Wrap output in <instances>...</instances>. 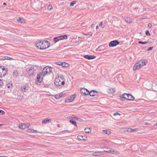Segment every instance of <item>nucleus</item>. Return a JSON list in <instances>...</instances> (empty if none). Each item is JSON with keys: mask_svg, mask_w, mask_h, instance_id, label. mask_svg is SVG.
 I'll use <instances>...</instances> for the list:
<instances>
[{"mask_svg": "<svg viewBox=\"0 0 157 157\" xmlns=\"http://www.w3.org/2000/svg\"><path fill=\"white\" fill-rule=\"evenodd\" d=\"M50 45V42L47 40L39 41L36 42V46L41 50L48 48Z\"/></svg>", "mask_w": 157, "mask_h": 157, "instance_id": "obj_1", "label": "nucleus"}, {"mask_svg": "<svg viewBox=\"0 0 157 157\" xmlns=\"http://www.w3.org/2000/svg\"><path fill=\"white\" fill-rule=\"evenodd\" d=\"M64 77L61 75L60 77L58 76L55 80L54 84L55 86L57 88H60L65 84Z\"/></svg>", "mask_w": 157, "mask_h": 157, "instance_id": "obj_2", "label": "nucleus"}, {"mask_svg": "<svg viewBox=\"0 0 157 157\" xmlns=\"http://www.w3.org/2000/svg\"><path fill=\"white\" fill-rule=\"evenodd\" d=\"M52 68L49 66H47L45 67L41 72L43 75V76H44L45 75H48L50 74L52 72Z\"/></svg>", "mask_w": 157, "mask_h": 157, "instance_id": "obj_3", "label": "nucleus"}, {"mask_svg": "<svg viewBox=\"0 0 157 157\" xmlns=\"http://www.w3.org/2000/svg\"><path fill=\"white\" fill-rule=\"evenodd\" d=\"M122 101H125L126 99L130 101H133L134 99V97L130 94H124L122 95L121 98Z\"/></svg>", "mask_w": 157, "mask_h": 157, "instance_id": "obj_4", "label": "nucleus"}, {"mask_svg": "<svg viewBox=\"0 0 157 157\" xmlns=\"http://www.w3.org/2000/svg\"><path fill=\"white\" fill-rule=\"evenodd\" d=\"M7 72V69L4 66H0V76L5 75Z\"/></svg>", "mask_w": 157, "mask_h": 157, "instance_id": "obj_5", "label": "nucleus"}, {"mask_svg": "<svg viewBox=\"0 0 157 157\" xmlns=\"http://www.w3.org/2000/svg\"><path fill=\"white\" fill-rule=\"evenodd\" d=\"M67 94L66 93L62 92L56 95H52L51 96H52L54 97V98L56 99H58L60 98L65 97L67 96Z\"/></svg>", "mask_w": 157, "mask_h": 157, "instance_id": "obj_6", "label": "nucleus"}, {"mask_svg": "<svg viewBox=\"0 0 157 157\" xmlns=\"http://www.w3.org/2000/svg\"><path fill=\"white\" fill-rule=\"evenodd\" d=\"M120 43L117 40H115L111 41L109 44V46L110 47H113L116 46L119 44Z\"/></svg>", "mask_w": 157, "mask_h": 157, "instance_id": "obj_7", "label": "nucleus"}, {"mask_svg": "<svg viewBox=\"0 0 157 157\" xmlns=\"http://www.w3.org/2000/svg\"><path fill=\"white\" fill-rule=\"evenodd\" d=\"M26 71L27 73L30 75H32L34 73V68L32 67L28 68L26 69Z\"/></svg>", "mask_w": 157, "mask_h": 157, "instance_id": "obj_8", "label": "nucleus"}, {"mask_svg": "<svg viewBox=\"0 0 157 157\" xmlns=\"http://www.w3.org/2000/svg\"><path fill=\"white\" fill-rule=\"evenodd\" d=\"M80 92L84 95H88L89 91L87 89L83 88L80 89Z\"/></svg>", "mask_w": 157, "mask_h": 157, "instance_id": "obj_9", "label": "nucleus"}, {"mask_svg": "<svg viewBox=\"0 0 157 157\" xmlns=\"http://www.w3.org/2000/svg\"><path fill=\"white\" fill-rule=\"evenodd\" d=\"M30 126V124H26L25 123H21L19 124L18 125V127L20 129H24L26 128L29 127Z\"/></svg>", "mask_w": 157, "mask_h": 157, "instance_id": "obj_10", "label": "nucleus"}, {"mask_svg": "<svg viewBox=\"0 0 157 157\" xmlns=\"http://www.w3.org/2000/svg\"><path fill=\"white\" fill-rule=\"evenodd\" d=\"M103 148L106 149V150H104V152L111 153H113L114 152V151L113 149L109 148L108 147H105Z\"/></svg>", "mask_w": 157, "mask_h": 157, "instance_id": "obj_11", "label": "nucleus"}, {"mask_svg": "<svg viewBox=\"0 0 157 157\" xmlns=\"http://www.w3.org/2000/svg\"><path fill=\"white\" fill-rule=\"evenodd\" d=\"M43 76V75L41 72L38 74L36 81L40 83L42 80V78H41V76Z\"/></svg>", "mask_w": 157, "mask_h": 157, "instance_id": "obj_12", "label": "nucleus"}, {"mask_svg": "<svg viewBox=\"0 0 157 157\" xmlns=\"http://www.w3.org/2000/svg\"><path fill=\"white\" fill-rule=\"evenodd\" d=\"M142 67L140 66V64L138 62L136 63L134 65L133 70L134 71L136 70L137 69H139L141 68Z\"/></svg>", "mask_w": 157, "mask_h": 157, "instance_id": "obj_13", "label": "nucleus"}, {"mask_svg": "<svg viewBox=\"0 0 157 157\" xmlns=\"http://www.w3.org/2000/svg\"><path fill=\"white\" fill-rule=\"evenodd\" d=\"M140 64V66L142 67L143 66L146 65L147 63V61L146 60H140L138 62Z\"/></svg>", "mask_w": 157, "mask_h": 157, "instance_id": "obj_14", "label": "nucleus"}, {"mask_svg": "<svg viewBox=\"0 0 157 157\" xmlns=\"http://www.w3.org/2000/svg\"><path fill=\"white\" fill-rule=\"evenodd\" d=\"M83 57L85 58L88 59H92L95 58L96 56L93 55H85Z\"/></svg>", "mask_w": 157, "mask_h": 157, "instance_id": "obj_15", "label": "nucleus"}, {"mask_svg": "<svg viewBox=\"0 0 157 157\" xmlns=\"http://www.w3.org/2000/svg\"><path fill=\"white\" fill-rule=\"evenodd\" d=\"M76 97V95L75 94H74L71 95L70 96V98L68 99L69 101H67V100L65 101L66 102H69L73 101Z\"/></svg>", "mask_w": 157, "mask_h": 157, "instance_id": "obj_16", "label": "nucleus"}, {"mask_svg": "<svg viewBox=\"0 0 157 157\" xmlns=\"http://www.w3.org/2000/svg\"><path fill=\"white\" fill-rule=\"evenodd\" d=\"M98 93V92L94 90H92L89 92L88 95L92 97L94 96Z\"/></svg>", "mask_w": 157, "mask_h": 157, "instance_id": "obj_17", "label": "nucleus"}, {"mask_svg": "<svg viewBox=\"0 0 157 157\" xmlns=\"http://www.w3.org/2000/svg\"><path fill=\"white\" fill-rule=\"evenodd\" d=\"M77 138L80 140H85L87 139V136H85L78 135L77 136Z\"/></svg>", "mask_w": 157, "mask_h": 157, "instance_id": "obj_18", "label": "nucleus"}, {"mask_svg": "<svg viewBox=\"0 0 157 157\" xmlns=\"http://www.w3.org/2000/svg\"><path fill=\"white\" fill-rule=\"evenodd\" d=\"M29 86L27 85H23L21 87V89L22 91L23 92H26V91L28 90Z\"/></svg>", "mask_w": 157, "mask_h": 157, "instance_id": "obj_19", "label": "nucleus"}, {"mask_svg": "<svg viewBox=\"0 0 157 157\" xmlns=\"http://www.w3.org/2000/svg\"><path fill=\"white\" fill-rule=\"evenodd\" d=\"M93 155L95 156H101L104 154L103 152L99 151L97 152H94L92 153Z\"/></svg>", "mask_w": 157, "mask_h": 157, "instance_id": "obj_20", "label": "nucleus"}, {"mask_svg": "<svg viewBox=\"0 0 157 157\" xmlns=\"http://www.w3.org/2000/svg\"><path fill=\"white\" fill-rule=\"evenodd\" d=\"M51 122V119H48L47 118H45L44 119L43 121H42V124H46L48 123H49Z\"/></svg>", "mask_w": 157, "mask_h": 157, "instance_id": "obj_21", "label": "nucleus"}, {"mask_svg": "<svg viewBox=\"0 0 157 157\" xmlns=\"http://www.w3.org/2000/svg\"><path fill=\"white\" fill-rule=\"evenodd\" d=\"M115 91V90L114 89L111 88L107 90V92L108 94H113Z\"/></svg>", "mask_w": 157, "mask_h": 157, "instance_id": "obj_22", "label": "nucleus"}, {"mask_svg": "<svg viewBox=\"0 0 157 157\" xmlns=\"http://www.w3.org/2000/svg\"><path fill=\"white\" fill-rule=\"evenodd\" d=\"M27 132H32L36 133L38 132L37 130H34L33 129H28L27 130Z\"/></svg>", "mask_w": 157, "mask_h": 157, "instance_id": "obj_23", "label": "nucleus"}, {"mask_svg": "<svg viewBox=\"0 0 157 157\" xmlns=\"http://www.w3.org/2000/svg\"><path fill=\"white\" fill-rule=\"evenodd\" d=\"M60 40L66 39L67 38V35L64 34L63 35L59 36Z\"/></svg>", "mask_w": 157, "mask_h": 157, "instance_id": "obj_24", "label": "nucleus"}, {"mask_svg": "<svg viewBox=\"0 0 157 157\" xmlns=\"http://www.w3.org/2000/svg\"><path fill=\"white\" fill-rule=\"evenodd\" d=\"M60 40L59 36L55 37L53 38V41L55 43H56Z\"/></svg>", "mask_w": 157, "mask_h": 157, "instance_id": "obj_25", "label": "nucleus"}, {"mask_svg": "<svg viewBox=\"0 0 157 157\" xmlns=\"http://www.w3.org/2000/svg\"><path fill=\"white\" fill-rule=\"evenodd\" d=\"M125 21L126 22L128 23H130L132 22L131 19L129 18H126L125 19Z\"/></svg>", "mask_w": 157, "mask_h": 157, "instance_id": "obj_26", "label": "nucleus"}, {"mask_svg": "<svg viewBox=\"0 0 157 157\" xmlns=\"http://www.w3.org/2000/svg\"><path fill=\"white\" fill-rule=\"evenodd\" d=\"M69 122L70 123H71L73 125H75L77 127L76 122L75 121H72V120H70Z\"/></svg>", "mask_w": 157, "mask_h": 157, "instance_id": "obj_27", "label": "nucleus"}, {"mask_svg": "<svg viewBox=\"0 0 157 157\" xmlns=\"http://www.w3.org/2000/svg\"><path fill=\"white\" fill-rule=\"evenodd\" d=\"M84 130H85V132H86V133H89L91 131L90 128H86Z\"/></svg>", "mask_w": 157, "mask_h": 157, "instance_id": "obj_28", "label": "nucleus"}, {"mask_svg": "<svg viewBox=\"0 0 157 157\" xmlns=\"http://www.w3.org/2000/svg\"><path fill=\"white\" fill-rule=\"evenodd\" d=\"M63 67H67L69 66V64L65 63H62L61 65Z\"/></svg>", "mask_w": 157, "mask_h": 157, "instance_id": "obj_29", "label": "nucleus"}, {"mask_svg": "<svg viewBox=\"0 0 157 157\" xmlns=\"http://www.w3.org/2000/svg\"><path fill=\"white\" fill-rule=\"evenodd\" d=\"M13 75L17 76L18 75V71L16 70H14L13 71Z\"/></svg>", "mask_w": 157, "mask_h": 157, "instance_id": "obj_30", "label": "nucleus"}, {"mask_svg": "<svg viewBox=\"0 0 157 157\" xmlns=\"http://www.w3.org/2000/svg\"><path fill=\"white\" fill-rule=\"evenodd\" d=\"M136 128L132 129V128H128L127 129L126 131L127 132H131L134 131L136 130Z\"/></svg>", "mask_w": 157, "mask_h": 157, "instance_id": "obj_31", "label": "nucleus"}, {"mask_svg": "<svg viewBox=\"0 0 157 157\" xmlns=\"http://www.w3.org/2000/svg\"><path fill=\"white\" fill-rule=\"evenodd\" d=\"M148 42L145 41V42H142L141 41H139L138 42V43L140 44H147L148 43Z\"/></svg>", "mask_w": 157, "mask_h": 157, "instance_id": "obj_32", "label": "nucleus"}, {"mask_svg": "<svg viewBox=\"0 0 157 157\" xmlns=\"http://www.w3.org/2000/svg\"><path fill=\"white\" fill-rule=\"evenodd\" d=\"M103 131L104 132V133L106 134L109 135L111 134V132L109 131H108L107 130H103Z\"/></svg>", "mask_w": 157, "mask_h": 157, "instance_id": "obj_33", "label": "nucleus"}, {"mask_svg": "<svg viewBox=\"0 0 157 157\" xmlns=\"http://www.w3.org/2000/svg\"><path fill=\"white\" fill-rule=\"evenodd\" d=\"M76 1H74L72 2H71L70 4V6H73L76 3Z\"/></svg>", "mask_w": 157, "mask_h": 157, "instance_id": "obj_34", "label": "nucleus"}, {"mask_svg": "<svg viewBox=\"0 0 157 157\" xmlns=\"http://www.w3.org/2000/svg\"><path fill=\"white\" fill-rule=\"evenodd\" d=\"M7 87L9 89L11 88L12 86V84L11 83L10 84H7Z\"/></svg>", "mask_w": 157, "mask_h": 157, "instance_id": "obj_35", "label": "nucleus"}, {"mask_svg": "<svg viewBox=\"0 0 157 157\" xmlns=\"http://www.w3.org/2000/svg\"><path fill=\"white\" fill-rule=\"evenodd\" d=\"M17 21H18V22H21V23H22L23 22L22 21H21V18L20 17H17Z\"/></svg>", "mask_w": 157, "mask_h": 157, "instance_id": "obj_36", "label": "nucleus"}, {"mask_svg": "<svg viewBox=\"0 0 157 157\" xmlns=\"http://www.w3.org/2000/svg\"><path fill=\"white\" fill-rule=\"evenodd\" d=\"M145 34L147 35L150 36L151 34L149 33V31L148 30H146L145 32Z\"/></svg>", "mask_w": 157, "mask_h": 157, "instance_id": "obj_37", "label": "nucleus"}, {"mask_svg": "<svg viewBox=\"0 0 157 157\" xmlns=\"http://www.w3.org/2000/svg\"><path fill=\"white\" fill-rule=\"evenodd\" d=\"M55 63L56 65L61 66V64H62V62H56Z\"/></svg>", "mask_w": 157, "mask_h": 157, "instance_id": "obj_38", "label": "nucleus"}, {"mask_svg": "<svg viewBox=\"0 0 157 157\" xmlns=\"http://www.w3.org/2000/svg\"><path fill=\"white\" fill-rule=\"evenodd\" d=\"M4 59H12V58H10V57H8V56H5L4 57Z\"/></svg>", "mask_w": 157, "mask_h": 157, "instance_id": "obj_39", "label": "nucleus"}, {"mask_svg": "<svg viewBox=\"0 0 157 157\" xmlns=\"http://www.w3.org/2000/svg\"><path fill=\"white\" fill-rule=\"evenodd\" d=\"M3 82L2 80L0 79V88L3 85Z\"/></svg>", "mask_w": 157, "mask_h": 157, "instance_id": "obj_40", "label": "nucleus"}, {"mask_svg": "<svg viewBox=\"0 0 157 157\" xmlns=\"http://www.w3.org/2000/svg\"><path fill=\"white\" fill-rule=\"evenodd\" d=\"M113 115L114 116H116V115H118L119 116H120L121 115V114L120 113H119L117 112V113H114L113 114Z\"/></svg>", "mask_w": 157, "mask_h": 157, "instance_id": "obj_41", "label": "nucleus"}, {"mask_svg": "<svg viewBox=\"0 0 157 157\" xmlns=\"http://www.w3.org/2000/svg\"><path fill=\"white\" fill-rule=\"evenodd\" d=\"M52 8V6L49 5L48 7V9L49 10H51Z\"/></svg>", "mask_w": 157, "mask_h": 157, "instance_id": "obj_42", "label": "nucleus"}, {"mask_svg": "<svg viewBox=\"0 0 157 157\" xmlns=\"http://www.w3.org/2000/svg\"><path fill=\"white\" fill-rule=\"evenodd\" d=\"M153 47H150L147 49V51H149L153 49Z\"/></svg>", "mask_w": 157, "mask_h": 157, "instance_id": "obj_43", "label": "nucleus"}, {"mask_svg": "<svg viewBox=\"0 0 157 157\" xmlns=\"http://www.w3.org/2000/svg\"><path fill=\"white\" fill-rule=\"evenodd\" d=\"M5 112L4 111H3L2 110L0 109V113H1L2 114H3L5 113Z\"/></svg>", "mask_w": 157, "mask_h": 157, "instance_id": "obj_44", "label": "nucleus"}, {"mask_svg": "<svg viewBox=\"0 0 157 157\" xmlns=\"http://www.w3.org/2000/svg\"><path fill=\"white\" fill-rule=\"evenodd\" d=\"M148 27L149 28H151L152 27V25L151 23H149L148 25Z\"/></svg>", "mask_w": 157, "mask_h": 157, "instance_id": "obj_45", "label": "nucleus"}, {"mask_svg": "<svg viewBox=\"0 0 157 157\" xmlns=\"http://www.w3.org/2000/svg\"><path fill=\"white\" fill-rule=\"evenodd\" d=\"M77 120L78 121L80 122H82L83 121L82 119L81 118H77Z\"/></svg>", "mask_w": 157, "mask_h": 157, "instance_id": "obj_46", "label": "nucleus"}, {"mask_svg": "<svg viewBox=\"0 0 157 157\" xmlns=\"http://www.w3.org/2000/svg\"><path fill=\"white\" fill-rule=\"evenodd\" d=\"M18 98L19 99H22L23 98V97L19 95L18 96Z\"/></svg>", "mask_w": 157, "mask_h": 157, "instance_id": "obj_47", "label": "nucleus"}, {"mask_svg": "<svg viewBox=\"0 0 157 157\" xmlns=\"http://www.w3.org/2000/svg\"><path fill=\"white\" fill-rule=\"evenodd\" d=\"M91 28H93V27H94V24H92L91 25Z\"/></svg>", "mask_w": 157, "mask_h": 157, "instance_id": "obj_48", "label": "nucleus"}, {"mask_svg": "<svg viewBox=\"0 0 157 157\" xmlns=\"http://www.w3.org/2000/svg\"><path fill=\"white\" fill-rule=\"evenodd\" d=\"M102 25V22H101L99 24V26H101Z\"/></svg>", "mask_w": 157, "mask_h": 157, "instance_id": "obj_49", "label": "nucleus"}, {"mask_svg": "<svg viewBox=\"0 0 157 157\" xmlns=\"http://www.w3.org/2000/svg\"><path fill=\"white\" fill-rule=\"evenodd\" d=\"M72 118L73 119H77V118H77L76 117H72Z\"/></svg>", "mask_w": 157, "mask_h": 157, "instance_id": "obj_50", "label": "nucleus"}, {"mask_svg": "<svg viewBox=\"0 0 157 157\" xmlns=\"http://www.w3.org/2000/svg\"><path fill=\"white\" fill-rule=\"evenodd\" d=\"M154 126H157V123H156L154 124Z\"/></svg>", "mask_w": 157, "mask_h": 157, "instance_id": "obj_51", "label": "nucleus"}, {"mask_svg": "<svg viewBox=\"0 0 157 157\" xmlns=\"http://www.w3.org/2000/svg\"><path fill=\"white\" fill-rule=\"evenodd\" d=\"M99 28V27L98 26H96V29H98Z\"/></svg>", "mask_w": 157, "mask_h": 157, "instance_id": "obj_52", "label": "nucleus"}, {"mask_svg": "<svg viewBox=\"0 0 157 157\" xmlns=\"http://www.w3.org/2000/svg\"><path fill=\"white\" fill-rule=\"evenodd\" d=\"M0 157H7V156H0Z\"/></svg>", "mask_w": 157, "mask_h": 157, "instance_id": "obj_53", "label": "nucleus"}, {"mask_svg": "<svg viewBox=\"0 0 157 157\" xmlns=\"http://www.w3.org/2000/svg\"><path fill=\"white\" fill-rule=\"evenodd\" d=\"M3 5H6V3H3Z\"/></svg>", "mask_w": 157, "mask_h": 157, "instance_id": "obj_54", "label": "nucleus"}, {"mask_svg": "<svg viewBox=\"0 0 157 157\" xmlns=\"http://www.w3.org/2000/svg\"><path fill=\"white\" fill-rule=\"evenodd\" d=\"M4 59V57H2V58H1L0 59Z\"/></svg>", "mask_w": 157, "mask_h": 157, "instance_id": "obj_55", "label": "nucleus"}, {"mask_svg": "<svg viewBox=\"0 0 157 157\" xmlns=\"http://www.w3.org/2000/svg\"><path fill=\"white\" fill-rule=\"evenodd\" d=\"M145 123V124L146 125V124H147V122H146V123Z\"/></svg>", "mask_w": 157, "mask_h": 157, "instance_id": "obj_56", "label": "nucleus"}, {"mask_svg": "<svg viewBox=\"0 0 157 157\" xmlns=\"http://www.w3.org/2000/svg\"><path fill=\"white\" fill-rule=\"evenodd\" d=\"M105 27V26H102V28H104Z\"/></svg>", "mask_w": 157, "mask_h": 157, "instance_id": "obj_57", "label": "nucleus"}, {"mask_svg": "<svg viewBox=\"0 0 157 157\" xmlns=\"http://www.w3.org/2000/svg\"><path fill=\"white\" fill-rule=\"evenodd\" d=\"M155 90V91H157V90Z\"/></svg>", "mask_w": 157, "mask_h": 157, "instance_id": "obj_58", "label": "nucleus"}, {"mask_svg": "<svg viewBox=\"0 0 157 157\" xmlns=\"http://www.w3.org/2000/svg\"><path fill=\"white\" fill-rule=\"evenodd\" d=\"M136 146V145H133L132 147L135 146Z\"/></svg>", "mask_w": 157, "mask_h": 157, "instance_id": "obj_59", "label": "nucleus"}, {"mask_svg": "<svg viewBox=\"0 0 157 157\" xmlns=\"http://www.w3.org/2000/svg\"><path fill=\"white\" fill-rule=\"evenodd\" d=\"M2 125V124H0V126H1Z\"/></svg>", "mask_w": 157, "mask_h": 157, "instance_id": "obj_60", "label": "nucleus"}]
</instances>
